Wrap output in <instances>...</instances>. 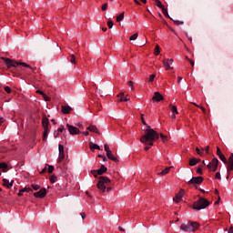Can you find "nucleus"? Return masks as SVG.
<instances>
[{"instance_id": "obj_1", "label": "nucleus", "mask_w": 233, "mask_h": 233, "mask_svg": "<svg viewBox=\"0 0 233 233\" xmlns=\"http://www.w3.org/2000/svg\"><path fill=\"white\" fill-rule=\"evenodd\" d=\"M156 139H159V134H157L156 130L150 128V126H147L145 135L140 138V143L154 147V141H156Z\"/></svg>"}, {"instance_id": "obj_2", "label": "nucleus", "mask_w": 233, "mask_h": 233, "mask_svg": "<svg viewBox=\"0 0 233 233\" xmlns=\"http://www.w3.org/2000/svg\"><path fill=\"white\" fill-rule=\"evenodd\" d=\"M3 61L5 62V64L6 65L7 68H17V66H19V65H21L22 66H25V68H30V70H32V72H34V68H32V66H30V65L24 63V62H17L15 60L10 59V58H6V57H2Z\"/></svg>"}, {"instance_id": "obj_3", "label": "nucleus", "mask_w": 233, "mask_h": 233, "mask_svg": "<svg viewBox=\"0 0 233 233\" xmlns=\"http://www.w3.org/2000/svg\"><path fill=\"white\" fill-rule=\"evenodd\" d=\"M199 228V223L196 221H188L180 225V230L183 232H196Z\"/></svg>"}, {"instance_id": "obj_4", "label": "nucleus", "mask_w": 233, "mask_h": 233, "mask_svg": "<svg viewBox=\"0 0 233 233\" xmlns=\"http://www.w3.org/2000/svg\"><path fill=\"white\" fill-rule=\"evenodd\" d=\"M111 180L108 177H99L98 183L96 184V188L100 190V192H106V185H110Z\"/></svg>"}, {"instance_id": "obj_5", "label": "nucleus", "mask_w": 233, "mask_h": 233, "mask_svg": "<svg viewBox=\"0 0 233 233\" xmlns=\"http://www.w3.org/2000/svg\"><path fill=\"white\" fill-rule=\"evenodd\" d=\"M208 205H210V202H208L207 198H200L198 201L193 203V208L194 210H203L207 208Z\"/></svg>"}, {"instance_id": "obj_6", "label": "nucleus", "mask_w": 233, "mask_h": 233, "mask_svg": "<svg viewBox=\"0 0 233 233\" xmlns=\"http://www.w3.org/2000/svg\"><path fill=\"white\" fill-rule=\"evenodd\" d=\"M48 125H50V121L46 117H43L42 119V127L44 128L43 134V141H46L48 139Z\"/></svg>"}, {"instance_id": "obj_7", "label": "nucleus", "mask_w": 233, "mask_h": 233, "mask_svg": "<svg viewBox=\"0 0 233 233\" xmlns=\"http://www.w3.org/2000/svg\"><path fill=\"white\" fill-rule=\"evenodd\" d=\"M219 165V160L218 157H214L208 164V169L209 172H216L218 170V167Z\"/></svg>"}, {"instance_id": "obj_8", "label": "nucleus", "mask_w": 233, "mask_h": 233, "mask_svg": "<svg viewBox=\"0 0 233 233\" xmlns=\"http://www.w3.org/2000/svg\"><path fill=\"white\" fill-rule=\"evenodd\" d=\"M107 170L108 168H106L105 165H102L99 169L91 170V174H93L95 177H97V176H103V174L106 173Z\"/></svg>"}, {"instance_id": "obj_9", "label": "nucleus", "mask_w": 233, "mask_h": 233, "mask_svg": "<svg viewBox=\"0 0 233 233\" xmlns=\"http://www.w3.org/2000/svg\"><path fill=\"white\" fill-rule=\"evenodd\" d=\"M162 63L167 71L174 70V67L172 66V65H174V59L165 58L162 60Z\"/></svg>"}, {"instance_id": "obj_10", "label": "nucleus", "mask_w": 233, "mask_h": 233, "mask_svg": "<svg viewBox=\"0 0 233 233\" xmlns=\"http://www.w3.org/2000/svg\"><path fill=\"white\" fill-rule=\"evenodd\" d=\"M66 128L71 136H77V134H80L79 128L71 126L70 124H66Z\"/></svg>"}, {"instance_id": "obj_11", "label": "nucleus", "mask_w": 233, "mask_h": 233, "mask_svg": "<svg viewBox=\"0 0 233 233\" xmlns=\"http://www.w3.org/2000/svg\"><path fill=\"white\" fill-rule=\"evenodd\" d=\"M203 183V177H193L188 182V185H201Z\"/></svg>"}, {"instance_id": "obj_12", "label": "nucleus", "mask_w": 233, "mask_h": 233, "mask_svg": "<svg viewBox=\"0 0 233 233\" xmlns=\"http://www.w3.org/2000/svg\"><path fill=\"white\" fill-rule=\"evenodd\" d=\"M183 196H185V190L184 189H180L178 191V193L176 194L175 198H173V200L175 201V203H179L183 200Z\"/></svg>"}, {"instance_id": "obj_13", "label": "nucleus", "mask_w": 233, "mask_h": 233, "mask_svg": "<svg viewBox=\"0 0 233 233\" xmlns=\"http://www.w3.org/2000/svg\"><path fill=\"white\" fill-rule=\"evenodd\" d=\"M35 198L39 199H43V198H46V188L43 187L38 192L34 193Z\"/></svg>"}, {"instance_id": "obj_14", "label": "nucleus", "mask_w": 233, "mask_h": 233, "mask_svg": "<svg viewBox=\"0 0 233 233\" xmlns=\"http://www.w3.org/2000/svg\"><path fill=\"white\" fill-rule=\"evenodd\" d=\"M228 166H227V172L228 174H230L233 170V154L230 155L228 159L227 160Z\"/></svg>"}, {"instance_id": "obj_15", "label": "nucleus", "mask_w": 233, "mask_h": 233, "mask_svg": "<svg viewBox=\"0 0 233 233\" xmlns=\"http://www.w3.org/2000/svg\"><path fill=\"white\" fill-rule=\"evenodd\" d=\"M58 150H59L58 162L61 163V161L65 159V147L59 144Z\"/></svg>"}, {"instance_id": "obj_16", "label": "nucleus", "mask_w": 233, "mask_h": 233, "mask_svg": "<svg viewBox=\"0 0 233 233\" xmlns=\"http://www.w3.org/2000/svg\"><path fill=\"white\" fill-rule=\"evenodd\" d=\"M163 99H165V97L159 92H155V95L152 96V101H157L158 103L159 101H163Z\"/></svg>"}, {"instance_id": "obj_17", "label": "nucleus", "mask_w": 233, "mask_h": 233, "mask_svg": "<svg viewBox=\"0 0 233 233\" xmlns=\"http://www.w3.org/2000/svg\"><path fill=\"white\" fill-rule=\"evenodd\" d=\"M217 156H218L219 159L222 160V162L227 165V157L223 153L221 152V149L219 147H217Z\"/></svg>"}, {"instance_id": "obj_18", "label": "nucleus", "mask_w": 233, "mask_h": 233, "mask_svg": "<svg viewBox=\"0 0 233 233\" xmlns=\"http://www.w3.org/2000/svg\"><path fill=\"white\" fill-rule=\"evenodd\" d=\"M3 185L4 187H6V188H12L14 187V180L10 182L8 179L4 178Z\"/></svg>"}, {"instance_id": "obj_19", "label": "nucleus", "mask_w": 233, "mask_h": 233, "mask_svg": "<svg viewBox=\"0 0 233 233\" xmlns=\"http://www.w3.org/2000/svg\"><path fill=\"white\" fill-rule=\"evenodd\" d=\"M86 129L89 130V132H93L94 134H98V135L101 134L99 129H97V127L94 125H90L89 127H87Z\"/></svg>"}, {"instance_id": "obj_20", "label": "nucleus", "mask_w": 233, "mask_h": 233, "mask_svg": "<svg viewBox=\"0 0 233 233\" xmlns=\"http://www.w3.org/2000/svg\"><path fill=\"white\" fill-rule=\"evenodd\" d=\"M107 158L110 159L111 161H114L115 163H119V158L117 157L114 156V154L111 153H106Z\"/></svg>"}, {"instance_id": "obj_21", "label": "nucleus", "mask_w": 233, "mask_h": 233, "mask_svg": "<svg viewBox=\"0 0 233 233\" xmlns=\"http://www.w3.org/2000/svg\"><path fill=\"white\" fill-rule=\"evenodd\" d=\"M62 114H70L72 112V108L70 106H63L61 109Z\"/></svg>"}, {"instance_id": "obj_22", "label": "nucleus", "mask_w": 233, "mask_h": 233, "mask_svg": "<svg viewBox=\"0 0 233 233\" xmlns=\"http://www.w3.org/2000/svg\"><path fill=\"white\" fill-rule=\"evenodd\" d=\"M200 161H201V159L193 157L189 160V167H196V165H198V163H199Z\"/></svg>"}, {"instance_id": "obj_23", "label": "nucleus", "mask_w": 233, "mask_h": 233, "mask_svg": "<svg viewBox=\"0 0 233 233\" xmlns=\"http://www.w3.org/2000/svg\"><path fill=\"white\" fill-rule=\"evenodd\" d=\"M172 168V167H166L164 170H162L161 172H159L157 175L158 176H167V174H168V172H170V169Z\"/></svg>"}, {"instance_id": "obj_24", "label": "nucleus", "mask_w": 233, "mask_h": 233, "mask_svg": "<svg viewBox=\"0 0 233 233\" xmlns=\"http://www.w3.org/2000/svg\"><path fill=\"white\" fill-rule=\"evenodd\" d=\"M120 96L118 102H123V101H130V97L128 96H125V94L120 93V95H118V97Z\"/></svg>"}, {"instance_id": "obj_25", "label": "nucleus", "mask_w": 233, "mask_h": 233, "mask_svg": "<svg viewBox=\"0 0 233 233\" xmlns=\"http://www.w3.org/2000/svg\"><path fill=\"white\" fill-rule=\"evenodd\" d=\"M65 132V127H59L56 131L54 132L55 137H57L58 136H61Z\"/></svg>"}, {"instance_id": "obj_26", "label": "nucleus", "mask_w": 233, "mask_h": 233, "mask_svg": "<svg viewBox=\"0 0 233 233\" xmlns=\"http://www.w3.org/2000/svg\"><path fill=\"white\" fill-rule=\"evenodd\" d=\"M6 168H8V164L5 162L0 163V169L3 170V172H6Z\"/></svg>"}, {"instance_id": "obj_27", "label": "nucleus", "mask_w": 233, "mask_h": 233, "mask_svg": "<svg viewBox=\"0 0 233 233\" xmlns=\"http://www.w3.org/2000/svg\"><path fill=\"white\" fill-rule=\"evenodd\" d=\"M125 19V13H121L119 15L116 16V23H121Z\"/></svg>"}, {"instance_id": "obj_28", "label": "nucleus", "mask_w": 233, "mask_h": 233, "mask_svg": "<svg viewBox=\"0 0 233 233\" xmlns=\"http://www.w3.org/2000/svg\"><path fill=\"white\" fill-rule=\"evenodd\" d=\"M196 152L198 156H200V157H203V156H205V151L203 149H199V147L196 148Z\"/></svg>"}, {"instance_id": "obj_29", "label": "nucleus", "mask_w": 233, "mask_h": 233, "mask_svg": "<svg viewBox=\"0 0 233 233\" xmlns=\"http://www.w3.org/2000/svg\"><path fill=\"white\" fill-rule=\"evenodd\" d=\"M90 150H101V147L97 144H93L92 146H90Z\"/></svg>"}, {"instance_id": "obj_30", "label": "nucleus", "mask_w": 233, "mask_h": 233, "mask_svg": "<svg viewBox=\"0 0 233 233\" xmlns=\"http://www.w3.org/2000/svg\"><path fill=\"white\" fill-rule=\"evenodd\" d=\"M171 112L172 114H175L177 116V114H179V112L177 111V106H171Z\"/></svg>"}, {"instance_id": "obj_31", "label": "nucleus", "mask_w": 233, "mask_h": 233, "mask_svg": "<svg viewBox=\"0 0 233 233\" xmlns=\"http://www.w3.org/2000/svg\"><path fill=\"white\" fill-rule=\"evenodd\" d=\"M160 137L162 139V143H167L168 141V137L165 136L162 133H160Z\"/></svg>"}, {"instance_id": "obj_32", "label": "nucleus", "mask_w": 233, "mask_h": 233, "mask_svg": "<svg viewBox=\"0 0 233 233\" xmlns=\"http://www.w3.org/2000/svg\"><path fill=\"white\" fill-rule=\"evenodd\" d=\"M104 148L106 154H110L112 152V150H110V146H108V144H105Z\"/></svg>"}, {"instance_id": "obj_33", "label": "nucleus", "mask_w": 233, "mask_h": 233, "mask_svg": "<svg viewBox=\"0 0 233 233\" xmlns=\"http://www.w3.org/2000/svg\"><path fill=\"white\" fill-rule=\"evenodd\" d=\"M70 63H72V65H76V56L75 55H70Z\"/></svg>"}, {"instance_id": "obj_34", "label": "nucleus", "mask_w": 233, "mask_h": 233, "mask_svg": "<svg viewBox=\"0 0 233 233\" xmlns=\"http://www.w3.org/2000/svg\"><path fill=\"white\" fill-rule=\"evenodd\" d=\"M138 35H139L137 33H135L133 35H131L129 37V41H136V39H137Z\"/></svg>"}, {"instance_id": "obj_35", "label": "nucleus", "mask_w": 233, "mask_h": 233, "mask_svg": "<svg viewBox=\"0 0 233 233\" xmlns=\"http://www.w3.org/2000/svg\"><path fill=\"white\" fill-rule=\"evenodd\" d=\"M155 2L157 3V6L158 7V8H164L165 7V5H163V4L159 1V0H155Z\"/></svg>"}, {"instance_id": "obj_36", "label": "nucleus", "mask_w": 233, "mask_h": 233, "mask_svg": "<svg viewBox=\"0 0 233 233\" xmlns=\"http://www.w3.org/2000/svg\"><path fill=\"white\" fill-rule=\"evenodd\" d=\"M33 190H39L41 188V186L39 184H32Z\"/></svg>"}, {"instance_id": "obj_37", "label": "nucleus", "mask_w": 233, "mask_h": 233, "mask_svg": "<svg viewBox=\"0 0 233 233\" xmlns=\"http://www.w3.org/2000/svg\"><path fill=\"white\" fill-rule=\"evenodd\" d=\"M141 121L143 123V125H145V127H147V128L149 127L148 124H147V122L145 121V115L141 114Z\"/></svg>"}, {"instance_id": "obj_38", "label": "nucleus", "mask_w": 233, "mask_h": 233, "mask_svg": "<svg viewBox=\"0 0 233 233\" xmlns=\"http://www.w3.org/2000/svg\"><path fill=\"white\" fill-rule=\"evenodd\" d=\"M160 52L159 46L157 45L155 47V56H159Z\"/></svg>"}, {"instance_id": "obj_39", "label": "nucleus", "mask_w": 233, "mask_h": 233, "mask_svg": "<svg viewBox=\"0 0 233 233\" xmlns=\"http://www.w3.org/2000/svg\"><path fill=\"white\" fill-rule=\"evenodd\" d=\"M161 10H162L163 15H165V17H169L168 11L167 10V8L163 7Z\"/></svg>"}, {"instance_id": "obj_40", "label": "nucleus", "mask_w": 233, "mask_h": 233, "mask_svg": "<svg viewBox=\"0 0 233 233\" xmlns=\"http://www.w3.org/2000/svg\"><path fill=\"white\" fill-rule=\"evenodd\" d=\"M49 179H50L51 183H56L57 177H56L55 175H52Z\"/></svg>"}, {"instance_id": "obj_41", "label": "nucleus", "mask_w": 233, "mask_h": 233, "mask_svg": "<svg viewBox=\"0 0 233 233\" xmlns=\"http://www.w3.org/2000/svg\"><path fill=\"white\" fill-rule=\"evenodd\" d=\"M154 79H156V74H152L149 76V83H154Z\"/></svg>"}, {"instance_id": "obj_42", "label": "nucleus", "mask_w": 233, "mask_h": 233, "mask_svg": "<svg viewBox=\"0 0 233 233\" xmlns=\"http://www.w3.org/2000/svg\"><path fill=\"white\" fill-rule=\"evenodd\" d=\"M22 192H33L32 187H24L22 188Z\"/></svg>"}, {"instance_id": "obj_43", "label": "nucleus", "mask_w": 233, "mask_h": 233, "mask_svg": "<svg viewBox=\"0 0 233 233\" xmlns=\"http://www.w3.org/2000/svg\"><path fill=\"white\" fill-rule=\"evenodd\" d=\"M102 11L103 12H106V10H107L108 9V4H106V3H105L104 5H102Z\"/></svg>"}, {"instance_id": "obj_44", "label": "nucleus", "mask_w": 233, "mask_h": 233, "mask_svg": "<svg viewBox=\"0 0 233 233\" xmlns=\"http://www.w3.org/2000/svg\"><path fill=\"white\" fill-rule=\"evenodd\" d=\"M47 172L48 174H52L54 172V166H48Z\"/></svg>"}, {"instance_id": "obj_45", "label": "nucleus", "mask_w": 233, "mask_h": 233, "mask_svg": "<svg viewBox=\"0 0 233 233\" xmlns=\"http://www.w3.org/2000/svg\"><path fill=\"white\" fill-rule=\"evenodd\" d=\"M107 26H108V28H113V26H114V22H113L112 20H108V22H107Z\"/></svg>"}, {"instance_id": "obj_46", "label": "nucleus", "mask_w": 233, "mask_h": 233, "mask_svg": "<svg viewBox=\"0 0 233 233\" xmlns=\"http://www.w3.org/2000/svg\"><path fill=\"white\" fill-rule=\"evenodd\" d=\"M5 90L6 94H12V88H10V86H5Z\"/></svg>"}, {"instance_id": "obj_47", "label": "nucleus", "mask_w": 233, "mask_h": 233, "mask_svg": "<svg viewBox=\"0 0 233 233\" xmlns=\"http://www.w3.org/2000/svg\"><path fill=\"white\" fill-rule=\"evenodd\" d=\"M215 179H221V173L217 172L215 175Z\"/></svg>"}, {"instance_id": "obj_48", "label": "nucleus", "mask_w": 233, "mask_h": 233, "mask_svg": "<svg viewBox=\"0 0 233 233\" xmlns=\"http://www.w3.org/2000/svg\"><path fill=\"white\" fill-rule=\"evenodd\" d=\"M43 98L45 99V101H50V97L48 96H46V94L44 93Z\"/></svg>"}, {"instance_id": "obj_49", "label": "nucleus", "mask_w": 233, "mask_h": 233, "mask_svg": "<svg viewBox=\"0 0 233 233\" xmlns=\"http://www.w3.org/2000/svg\"><path fill=\"white\" fill-rule=\"evenodd\" d=\"M197 173H198V174H200V176H202V174H203V168L198 167V168H197Z\"/></svg>"}, {"instance_id": "obj_50", "label": "nucleus", "mask_w": 233, "mask_h": 233, "mask_svg": "<svg viewBox=\"0 0 233 233\" xmlns=\"http://www.w3.org/2000/svg\"><path fill=\"white\" fill-rule=\"evenodd\" d=\"M127 85H128V86H130L132 88V90H134V82L128 81Z\"/></svg>"}, {"instance_id": "obj_51", "label": "nucleus", "mask_w": 233, "mask_h": 233, "mask_svg": "<svg viewBox=\"0 0 233 233\" xmlns=\"http://www.w3.org/2000/svg\"><path fill=\"white\" fill-rule=\"evenodd\" d=\"M209 148H210V147L208 146V147H206L205 148H202V150H203L204 152H206V154H208Z\"/></svg>"}, {"instance_id": "obj_52", "label": "nucleus", "mask_w": 233, "mask_h": 233, "mask_svg": "<svg viewBox=\"0 0 233 233\" xmlns=\"http://www.w3.org/2000/svg\"><path fill=\"white\" fill-rule=\"evenodd\" d=\"M98 157H102L103 161H107L106 157L105 155H98Z\"/></svg>"}, {"instance_id": "obj_53", "label": "nucleus", "mask_w": 233, "mask_h": 233, "mask_svg": "<svg viewBox=\"0 0 233 233\" xmlns=\"http://www.w3.org/2000/svg\"><path fill=\"white\" fill-rule=\"evenodd\" d=\"M36 94H40V96H45V92H43L42 90H36Z\"/></svg>"}, {"instance_id": "obj_54", "label": "nucleus", "mask_w": 233, "mask_h": 233, "mask_svg": "<svg viewBox=\"0 0 233 233\" xmlns=\"http://www.w3.org/2000/svg\"><path fill=\"white\" fill-rule=\"evenodd\" d=\"M200 110H202L203 114H207V109L204 106H200Z\"/></svg>"}, {"instance_id": "obj_55", "label": "nucleus", "mask_w": 233, "mask_h": 233, "mask_svg": "<svg viewBox=\"0 0 233 233\" xmlns=\"http://www.w3.org/2000/svg\"><path fill=\"white\" fill-rule=\"evenodd\" d=\"M23 193H24L23 189H20L17 196H19L21 198V196H23Z\"/></svg>"}, {"instance_id": "obj_56", "label": "nucleus", "mask_w": 233, "mask_h": 233, "mask_svg": "<svg viewBox=\"0 0 233 233\" xmlns=\"http://www.w3.org/2000/svg\"><path fill=\"white\" fill-rule=\"evenodd\" d=\"M188 62L190 63L191 66H194V65H195L194 60L188 59Z\"/></svg>"}, {"instance_id": "obj_57", "label": "nucleus", "mask_w": 233, "mask_h": 233, "mask_svg": "<svg viewBox=\"0 0 233 233\" xmlns=\"http://www.w3.org/2000/svg\"><path fill=\"white\" fill-rule=\"evenodd\" d=\"M150 147H152V146H150V145H147L146 147H145V150H150Z\"/></svg>"}, {"instance_id": "obj_58", "label": "nucleus", "mask_w": 233, "mask_h": 233, "mask_svg": "<svg viewBox=\"0 0 233 233\" xmlns=\"http://www.w3.org/2000/svg\"><path fill=\"white\" fill-rule=\"evenodd\" d=\"M80 216H81L82 219H85V218H86V215L83 212L80 214Z\"/></svg>"}, {"instance_id": "obj_59", "label": "nucleus", "mask_w": 233, "mask_h": 233, "mask_svg": "<svg viewBox=\"0 0 233 233\" xmlns=\"http://www.w3.org/2000/svg\"><path fill=\"white\" fill-rule=\"evenodd\" d=\"M181 81H183V77L177 76V83H181Z\"/></svg>"}, {"instance_id": "obj_60", "label": "nucleus", "mask_w": 233, "mask_h": 233, "mask_svg": "<svg viewBox=\"0 0 233 233\" xmlns=\"http://www.w3.org/2000/svg\"><path fill=\"white\" fill-rule=\"evenodd\" d=\"M220 199H221V197L218 196V201L215 202V205H219V200H220Z\"/></svg>"}, {"instance_id": "obj_61", "label": "nucleus", "mask_w": 233, "mask_h": 233, "mask_svg": "<svg viewBox=\"0 0 233 233\" xmlns=\"http://www.w3.org/2000/svg\"><path fill=\"white\" fill-rule=\"evenodd\" d=\"M83 136H90V133L88 131L83 132Z\"/></svg>"}, {"instance_id": "obj_62", "label": "nucleus", "mask_w": 233, "mask_h": 233, "mask_svg": "<svg viewBox=\"0 0 233 233\" xmlns=\"http://www.w3.org/2000/svg\"><path fill=\"white\" fill-rule=\"evenodd\" d=\"M134 3H136V5H141V3L137 0H134Z\"/></svg>"}, {"instance_id": "obj_63", "label": "nucleus", "mask_w": 233, "mask_h": 233, "mask_svg": "<svg viewBox=\"0 0 233 233\" xmlns=\"http://www.w3.org/2000/svg\"><path fill=\"white\" fill-rule=\"evenodd\" d=\"M216 196H219V191L218 189H215Z\"/></svg>"}, {"instance_id": "obj_64", "label": "nucleus", "mask_w": 233, "mask_h": 233, "mask_svg": "<svg viewBox=\"0 0 233 233\" xmlns=\"http://www.w3.org/2000/svg\"><path fill=\"white\" fill-rule=\"evenodd\" d=\"M176 116H177V115L173 114V115L171 116V119H176Z\"/></svg>"}]
</instances>
